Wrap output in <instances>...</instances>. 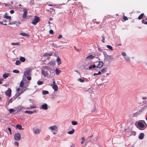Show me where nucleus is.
<instances>
[{
	"instance_id": "nucleus-1",
	"label": "nucleus",
	"mask_w": 147,
	"mask_h": 147,
	"mask_svg": "<svg viewBox=\"0 0 147 147\" xmlns=\"http://www.w3.org/2000/svg\"><path fill=\"white\" fill-rule=\"evenodd\" d=\"M51 73L49 70H42L41 73L45 76H49Z\"/></svg>"
},
{
	"instance_id": "nucleus-2",
	"label": "nucleus",
	"mask_w": 147,
	"mask_h": 147,
	"mask_svg": "<svg viewBox=\"0 0 147 147\" xmlns=\"http://www.w3.org/2000/svg\"><path fill=\"white\" fill-rule=\"evenodd\" d=\"M40 18L38 17L35 16L34 19L31 22V23L34 25H36L37 23L40 21Z\"/></svg>"
},
{
	"instance_id": "nucleus-3",
	"label": "nucleus",
	"mask_w": 147,
	"mask_h": 147,
	"mask_svg": "<svg viewBox=\"0 0 147 147\" xmlns=\"http://www.w3.org/2000/svg\"><path fill=\"white\" fill-rule=\"evenodd\" d=\"M14 138L16 140L19 141L21 139V135L19 133L15 134Z\"/></svg>"
},
{
	"instance_id": "nucleus-4",
	"label": "nucleus",
	"mask_w": 147,
	"mask_h": 147,
	"mask_svg": "<svg viewBox=\"0 0 147 147\" xmlns=\"http://www.w3.org/2000/svg\"><path fill=\"white\" fill-rule=\"evenodd\" d=\"M24 92L23 90L22 89L20 92H17L15 95L13 96L14 99H16L19 96L22 94Z\"/></svg>"
},
{
	"instance_id": "nucleus-5",
	"label": "nucleus",
	"mask_w": 147,
	"mask_h": 147,
	"mask_svg": "<svg viewBox=\"0 0 147 147\" xmlns=\"http://www.w3.org/2000/svg\"><path fill=\"white\" fill-rule=\"evenodd\" d=\"M138 125L140 127L139 129L140 130H143L145 128H144V124L142 123V122H139L138 123Z\"/></svg>"
},
{
	"instance_id": "nucleus-6",
	"label": "nucleus",
	"mask_w": 147,
	"mask_h": 147,
	"mask_svg": "<svg viewBox=\"0 0 147 147\" xmlns=\"http://www.w3.org/2000/svg\"><path fill=\"white\" fill-rule=\"evenodd\" d=\"M11 90L10 88H8V90L5 92L6 95L9 97H10L11 95Z\"/></svg>"
},
{
	"instance_id": "nucleus-7",
	"label": "nucleus",
	"mask_w": 147,
	"mask_h": 147,
	"mask_svg": "<svg viewBox=\"0 0 147 147\" xmlns=\"http://www.w3.org/2000/svg\"><path fill=\"white\" fill-rule=\"evenodd\" d=\"M40 109L45 110H47L48 109V105L46 103H45L40 107Z\"/></svg>"
},
{
	"instance_id": "nucleus-8",
	"label": "nucleus",
	"mask_w": 147,
	"mask_h": 147,
	"mask_svg": "<svg viewBox=\"0 0 147 147\" xmlns=\"http://www.w3.org/2000/svg\"><path fill=\"white\" fill-rule=\"evenodd\" d=\"M103 65V63L102 61H100L98 62V65L96 66L97 68H100Z\"/></svg>"
},
{
	"instance_id": "nucleus-9",
	"label": "nucleus",
	"mask_w": 147,
	"mask_h": 147,
	"mask_svg": "<svg viewBox=\"0 0 147 147\" xmlns=\"http://www.w3.org/2000/svg\"><path fill=\"white\" fill-rule=\"evenodd\" d=\"M94 57L92 55H91L87 56L85 59V60H90L93 59Z\"/></svg>"
},
{
	"instance_id": "nucleus-10",
	"label": "nucleus",
	"mask_w": 147,
	"mask_h": 147,
	"mask_svg": "<svg viewBox=\"0 0 147 147\" xmlns=\"http://www.w3.org/2000/svg\"><path fill=\"white\" fill-rule=\"evenodd\" d=\"M51 86L52 87L55 91H57L58 90V87L57 85L51 84Z\"/></svg>"
},
{
	"instance_id": "nucleus-11",
	"label": "nucleus",
	"mask_w": 147,
	"mask_h": 147,
	"mask_svg": "<svg viewBox=\"0 0 147 147\" xmlns=\"http://www.w3.org/2000/svg\"><path fill=\"white\" fill-rule=\"evenodd\" d=\"M23 11L24 12V13L23 14V17L24 18H25L26 17V16L27 15V10L26 9H24Z\"/></svg>"
},
{
	"instance_id": "nucleus-12",
	"label": "nucleus",
	"mask_w": 147,
	"mask_h": 147,
	"mask_svg": "<svg viewBox=\"0 0 147 147\" xmlns=\"http://www.w3.org/2000/svg\"><path fill=\"white\" fill-rule=\"evenodd\" d=\"M144 136V134L143 133H141L140 134L138 138L140 139H143Z\"/></svg>"
},
{
	"instance_id": "nucleus-13",
	"label": "nucleus",
	"mask_w": 147,
	"mask_h": 147,
	"mask_svg": "<svg viewBox=\"0 0 147 147\" xmlns=\"http://www.w3.org/2000/svg\"><path fill=\"white\" fill-rule=\"evenodd\" d=\"M47 11H49L51 13H53V14L55 13V10L54 9L52 8H50L49 9L47 10Z\"/></svg>"
},
{
	"instance_id": "nucleus-14",
	"label": "nucleus",
	"mask_w": 147,
	"mask_h": 147,
	"mask_svg": "<svg viewBox=\"0 0 147 147\" xmlns=\"http://www.w3.org/2000/svg\"><path fill=\"white\" fill-rule=\"evenodd\" d=\"M9 75L10 74L9 73H5V74L3 75V77L4 78L6 79L8 77Z\"/></svg>"
},
{
	"instance_id": "nucleus-15",
	"label": "nucleus",
	"mask_w": 147,
	"mask_h": 147,
	"mask_svg": "<svg viewBox=\"0 0 147 147\" xmlns=\"http://www.w3.org/2000/svg\"><path fill=\"white\" fill-rule=\"evenodd\" d=\"M50 129L52 130H55L57 129V127L56 126L54 125L50 127Z\"/></svg>"
},
{
	"instance_id": "nucleus-16",
	"label": "nucleus",
	"mask_w": 147,
	"mask_h": 147,
	"mask_svg": "<svg viewBox=\"0 0 147 147\" xmlns=\"http://www.w3.org/2000/svg\"><path fill=\"white\" fill-rule=\"evenodd\" d=\"M57 61L58 65L60 64L61 63V61L60 58L58 57L56 59Z\"/></svg>"
},
{
	"instance_id": "nucleus-17",
	"label": "nucleus",
	"mask_w": 147,
	"mask_h": 147,
	"mask_svg": "<svg viewBox=\"0 0 147 147\" xmlns=\"http://www.w3.org/2000/svg\"><path fill=\"white\" fill-rule=\"evenodd\" d=\"M19 59L20 60V61H21L23 62L25 61L26 60L25 58L24 57H20Z\"/></svg>"
},
{
	"instance_id": "nucleus-18",
	"label": "nucleus",
	"mask_w": 147,
	"mask_h": 147,
	"mask_svg": "<svg viewBox=\"0 0 147 147\" xmlns=\"http://www.w3.org/2000/svg\"><path fill=\"white\" fill-rule=\"evenodd\" d=\"M16 127L17 128H18L20 130V129H23L22 128V126L21 125H20V124H17L16 125Z\"/></svg>"
},
{
	"instance_id": "nucleus-19",
	"label": "nucleus",
	"mask_w": 147,
	"mask_h": 147,
	"mask_svg": "<svg viewBox=\"0 0 147 147\" xmlns=\"http://www.w3.org/2000/svg\"><path fill=\"white\" fill-rule=\"evenodd\" d=\"M61 72V71L59 70L57 68L55 69L56 74L57 75H58Z\"/></svg>"
},
{
	"instance_id": "nucleus-20",
	"label": "nucleus",
	"mask_w": 147,
	"mask_h": 147,
	"mask_svg": "<svg viewBox=\"0 0 147 147\" xmlns=\"http://www.w3.org/2000/svg\"><path fill=\"white\" fill-rule=\"evenodd\" d=\"M29 82H27V85H26V86H25L23 87V88L24 89V90H23V91H24H24H25L27 89V88L28 86Z\"/></svg>"
},
{
	"instance_id": "nucleus-21",
	"label": "nucleus",
	"mask_w": 147,
	"mask_h": 147,
	"mask_svg": "<svg viewBox=\"0 0 147 147\" xmlns=\"http://www.w3.org/2000/svg\"><path fill=\"white\" fill-rule=\"evenodd\" d=\"M75 131V130L72 129V130L71 131H69L67 133L69 134H73Z\"/></svg>"
},
{
	"instance_id": "nucleus-22",
	"label": "nucleus",
	"mask_w": 147,
	"mask_h": 147,
	"mask_svg": "<svg viewBox=\"0 0 147 147\" xmlns=\"http://www.w3.org/2000/svg\"><path fill=\"white\" fill-rule=\"evenodd\" d=\"M144 13H141L138 17V19L139 20H141V19L142 17L144 16Z\"/></svg>"
},
{
	"instance_id": "nucleus-23",
	"label": "nucleus",
	"mask_w": 147,
	"mask_h": 147,
	"mask_svg": "<svg viewBox=\"0 0 147 147\" xmlns=\"http://www.w3.org/2000/svg\"><path fill=\"white\" fill-rule=\"evenodd\" d=\"M40 132V130L38 129H36L34 131V133L36 134H39Z\"/></svg>"
},
{
	"instance_id": "nucleus-24",
	"label": "nucleus",
	"mask_w": 147,
	"mask_h": 147,
	"mask_svg": "<svg viewBox=\"0 0 147 147\" xmlns=\"http://www.w3.org/2000/svg\"><path fill=\"white\" fill-rule=\"evenodd\" d=\"M36 112L35 111H26L25 112V113H28L30 114H32V113H33L34 112Z\"/></svg>"
},
{
	"instance_id": "nucleus-25",
	"label": "nucleus",
	"mask_w": 147,
	"mask_h": 147,
	"mask_svg": "<svg viewBox=\"0 0 147 147\" xmlns=\"http://www.w3.org/2000/svg\"><path fill=\"white\" fill-rule=\"evenodd\" d=\"M96 66L95 65H91L89 67V69H91L92 68H95Z\"/></svg>"
},
{
	"instance_id": "nucleus-26",
	"label": "nucleus",
	"mask_w": 147,
	"mask_h": 147,
	"mask_svg": "<svg viewBox=\"0 0 147 147\" xmlns=\"http://www.w3.org/2000/svg\"><path fill=\"white\" fill-rule=\"evenodd\" d=\"M20 34L23 36H29V35L25 33H21Z\"/></svg>"
},
{
	"instance_id": "nucleus-27",
	"label": "nucleus",
	"mask_w": 147,
	"mask_h": 147,
	"mask_svg": "<svg viewBox=\"0 0 147 147\" xmlns=\"http://www.w3.org/2000/svg\"><path fill=\"white\" fill-rule=\"evenodd\" d=\"M71 123L73 125H76L77 124L78 122L76 121H72Z\"/></svg>"
},
{
	"instance_id": "nucleus-28",
	"label": "nucleus",
	"mask_w": 147,
	"mask_h": 147,
	"mask_svg": "<svg viewBox=\"0 0 147 147\" xmlns=\"http://www.w3.org/2000/svg\"><path fill=\"white\" fill-rule=\"evenodd\" d=\"M136 132L134 131H131V136H135L136 135Z\"/></svg>"
},
{
	"instance_id": "nucleus-29",
	"label": "nucleus",
	"mask_w": 147,
	"mask_h": 147,
	"mask_svg": "<svg viewBox=\"0 0 147 147\" xmlns=\"http://www.w3.org/2000/svg\"><path fill=\"white\" fill-rule=\"evenodd\" d=\"M42 93L43 94H47L49 93V92L47 90H43L42 91Z\"/></svg>"
},
{
	"instance_id": "nucleus-30",
	"label": "nucleus",
	"mask_w": 147,
	"mask_h": 147,
	"mask_svg": "<svg viewBox=\"0 0 147 147\" xmlns=\"http://www.w3.org/2000/svg\"><path fill=\"white\" fill-rule=\"evenodd\" d=\"M107 47L108 49H109L110 50H113V48L111 46L109 45H107Z\"/></svg>"
},
{
	"instance_id": "nucleus-31",
	"label": "nucleus",
	"mask_w": 147,
	"mask_h": 147,
	"mask_svg": "<svg viewBox=\"0 0 147 147\" xmlns=\"http://www.w3.org/2000/svg\"><path fill=\"white\" fill-rule=\"evenodd\" d=\"M20 61L19 60H18L16 62L15 64L16 65H19L20 64Z\"/></svg>"
},
{
	"instance_id": "nucleus-32",
	"label": "nucleus",
	"mask_w": 147,
	"mask_h": 147,
	"mask_svg": "<svg viewBox=\"0 0 147 147\" xmlns=\"http://www.w3.org/2000/svg\"><path fill=\"white\" fill-rule=\"evenodd\" d=\"M29 72L28 71H26L24 72V75L25 76V77H26V75H29Z\"/></svg>"
},
{
	"instance_id": "nucleus-33",
	"label": "nucleus",
	"mask_w": 147,
	"mask_h": 147,
	"mask_svg": "<svg viewBox=\"0 0 147 147\" xmlns=\"http://www.w3.org/2000/svg\"><path fill=\"white\" fill-rule=\"evenodd\" d=\"M11 44L12 45H20V43L19 42H17V43L12 42L11 43Z\"/></svg>"
},
{
	"instance_id": "nucleus-34",
	"label": "nucleus",
	"mask_w": 147,
	"mask_h": 147,
	"mask_svg": "<svg viewBox=\"0 0 147 147\" xmlns=\"http://www.w3.org/2000/svg\"><path fill=\"white\" fill-rule=\"evenodd\" d=\"M6 16H4V17L7 19H11V17L10 16H7V14H6Z\"/></svg>"
},
{
	"instance_id": "nucleus-35",
	"label": "nucleus",
	"mask_w": 147,
	"mask_h": 147,
	"mask_svg": "<svg viewBox=\"0 0 147 147\" xmlns=\"http://www.w3.org/2000/svg\"><path fill=\"white\" fill-rule=\"evenodd\" d=\"M78 80L81 82H84V81L83 79L81 78H79Z\"/></svg>"
},
{
	"instance_id": "nucleus-36",
	"label": "nucleus",
	"mask_w": 147,
	"mask_h": 147,
	"mask_svg": "<svg viewBox=\"0 0 147 147\" xmlns=\"http://www.w3.org/2000/svg\"><path fill=\"white\" fill-rule=\"evenodd\" d=\"M15 100V99H14L13 97L12 98H11L10 99V100H9V103H12L13 102V101L14 100Z\"/></svg>"
},
{
	"instance_id": "nucleus-37",
	"label": "nucleus",
	"mask_w": 147,
	"mask_h": 147,
	"mask_svg": "<svg viewBox=\"0 0 147 147\" xmlns=\"http://www.w3.org/2000/svg\"><path fill=\"white\" fill-rule=\"evenodd\" d=\"M30 3L31 5H33L34 4V0H31L30 2Z\"/></svg>"
},
{
	"instance_id": "nucleus-38",
	"label": "nucleus",
	"mask_w": 147,
	"mask_h": 147,
	"mask_svg": "<svg viewBox=\"0 0 147 147\" xmlns=\"http://www.w3.org/2000/svg\"><path fill=\"white\" fill-rule=\"evenodd\" d=\"M37 84L38 85H41L43 84V82L41 81H38L37 82Z\"/></svg>"
},
{
	"instance_id": "nucleus-39",
	"label": "nucleus",
	"mask_w": 147,
	"mask_h": 147,
	"mask_svg": "<svg viewBox=\"0 0 147 147\" xmlns=\"http://www.w3.org/2000/svg\"><path fill=\"white\" fill-rule=\"evenodd\" d=\"M24 84V83L22 81H21V82L20 83V87H23V86Z\"/></svg>"
},
{
	"instance_id": "nucleus-40",
	"label": "nucleus",
	"mask_w": 147,
	"mask_h": 147,
	"mask_svg": "<svg viewBox=\"0 0 147 147\" xmlns=\"http://www.w3.org/2000/svg\"><path fill=\"white\" fill-rule=\"evenodd\" d=\"M19 72V71L18 70L15 69L13 70V72L16 73H18Z\"/></svg>"
},
{
	"instance_id": "nucleus-41",
	"label": "nucleus",
	"mask_w": 147,
	"mask_h": 147,
	"mask_svg": "<svg viewBox=\"0 0 147 147\" xmlns=\"http://www.w3.org/2000/svg\"><path fill=\"white\" fill-rule=\"evenodd\" d=\"M9 111L10 113H11L14 112L15 110L13 109H11L9 110Z\"/></svg>"
},
{
	"instance_id": "nucleus-42",
	"label": "nucleus",
	"mask_w": 147,
	"mask_h": 147,
	"mask_svg": "<svg viewBox=\"0 0 147 147\" xmlns=\"http://www.w3.org/2000/svg\"><path fill=\"white\" fill-rule=\"evenodd\" d=\"M81 140H82V141L81 142V144H82L83 143L84 141L85 140V138L84 137H82L81 138Z\"/></svg>"
},
{
	"instance_id": "nucleus-43",
	"label": "nucleus",
	"mask_w": 147,
	"mask_h": 147,
	"mask_svg": "<svg viewBox=\"0 0 147 147\" xmlns=\"http://www.w3.org/2000/svg\"><path fill=\"white\" fill-rule=\"evenodd\" d=\"M123 18L124 20L125 21H126V20H128L127 18L125 16H124L123 17Z\"/></svg>"
},
{
	"instance_id": "nucleus-44",
	"label": "nucleus",
	"mask_w": 147,
	"mask_h": 147,
	"mask_svg": "<svg viewBox=\"0 0 147 147\" xmlns=\"http://www.w3.org/2000/svg\"><path fill=\"white\" fill-rule=\"evenodd\" d=\"M43 68H44L46 70H49L48 69L49 68V67L47 66H45L43 67Z\"/></svg>"
},
{
	"instance_id": "nucleus-45",
	"label": "nucleus",
	"mask_w": 147,
	"mask_h": 147,
	"mask_svg": "<svg viewBox=\"0 0 147 147\" xmlns=\"http://www.w3.org/2000/svg\"><path fill=\"white\" fill-rule=\"evenodd\" d=\"M142 22L143 23L145 24H147V21H145V20H143Z\"/></svg>"
},
{
	"instance_id": "nucleus-46",
	"label": "nucleus",
	"mask_w": 147,
	"mask_h": 147,
	"mask_svg": "<svg viewBox=\"0 0 147 147\" xmlns=\"http://www.w3.org/2000/svg\"><path fill=\"white\" fill-rule=\"evenodd\" d=\"M49 32L51 34H53L54 33L53 30H49Z\"/></svg>"
},
{
	"instance_id": "nucleus-47",
	"label": "nucleus",
	"mask_w": 147,
	"mask_h": 147,
	"mask_svg": "<svg viewBox=\"0 0 147 147\" xmlns=\"http://www.w3.org/2000/svg\"><path fill=\"white\" fill-rule=\"evenodd\" d=\"M14 144L15 145H16L17 146H18L19 145V143L17 142H15Z\"/></svg>"
},
{
	"instance_id": "nucleus-48",
	"label": "nucleus",
	"mask_w": 147,
	"mask_h": 147,
	"mask_svg": "<svg viewBox=\"0 0 147 147\" xmlns=\"http://www.w3.org/2000/svg\"><path fill=\"white\" fill-rule=\"evenodd\" d=\"M101 71L102 72H104L106 71V68H102L101 70Z\"/></svg>"
},
{
	"instance_id": "nucleus-49",
	"label": "nucleus",
	"mask_w": 147,
	"mask_h": 147,
	"mask_svg": "<svg viewBox=\"0 0 147 147\" xmlns=\"http://www.w3.org/2000/svg\"><path fill=\"white\" fill-rule=\"evenodd\" d=\"M97 110H96V107H95L94 106V109H93L92 111V112H95V111H96Z\"/></svg>"
},
{
	"instance_id": "nucleus-50",
	"label": "nucleus",
	"mask_w": 147,
	"mask_h": 147,
	"mask_svg": "<svg viewBox=\"0 0 147 147\" xmlns=\"http://www.w3.org/2000/svg\"><path fill=\"white\" fill-rule=\"evenodd\" d=\"M27 78L28 80H31V77L30 76L27 77Z\"/></svg>"
},
{
	"instance_id": "nucleus-51",
	"label": "nucleus",
	"mask_w": 147,
	"mask_h": 147,
	"mask_svg": "<svg viewBox=\"0 0 147 147\" xmlns=\"http://www.w3.org/2000/svg\"><path fill=\"white\" fill-rule=\"evenodd\" d=\"M3 78H0V84H1L2 83V82L3 81Z\"/></svg>"
},
{
	"instance_id": "nucleus-52",
	"label": "nucleus",
	"mask_w": 147,
	"mask_h": 147,
	"mask_svg": "<svg viewBox=\"0 0 147 147\" xmlns=\"http://www.w3.org/2000/svg\"><path fill=\"white\" fill-rule=\"evenodd\" d=\"M102 41L103 43H104L105 42V38L103 36H102Z\"/></svg>"
},
{
	"instance_id": "nucleus-53",
	"label": "nucleus",
	"mask_w": 147,
	"mask_h": 147,
	"mask_svg": "<svg viewBox=\"0 0 147 147\" xmlns=\"http://www.w3.org/2000/svg\"><path fill=\"white\" fill-rule=\"evenodd\" d=\"M52 81H53V84H52V85H56L55 82V80L54 78L52 79Z\"/></svg>"
},
{
	"instance_id": "nucleus-54",
	"label": "nucleus",
	"mask_w": 147,
	"mask_h": 147,
	"mask_svg": "<svg viewBox=\"0 0 147 147\" xmlns=\"http://www.w3.org/2000/svg\"><path fill=\"white\" fill-rule=\"evenodd\" d=\"M43 56L44 57H46L48 56V53H45L43 55Z\"/></svg>"
},
{
	"instance_id": "nucleus-55",
	"label": "nucleus",
	"mask_w": 147,
	"mask_h": 147,
	"mask_svg": "<svg viewBox=\"0 0 147 147\" xmlns=\"http://www.w3.org/2000/svg\"><path fill=\"white\" fill-rule=\"evenodd\" d=\"M122 55L123 56H125L126 55V54L125 52H123L122 53Z\"/></svg>"
},
{
	"instance_id": "nucleus-56",
	"label": "nucleus",
	"mask_w": 147,
	"mask_h": 147,
	"mask_svg": "<svg viewBox=\"0 0 147 147\" xmlns=\"http://www.w3.org/2000/svg\"><path fill=\"white\" fill-rule=\"evenodd\" d=\"M62 36L61 34H60L59 35V36L58 37V38L59 39H60V38H62Z\"/></svg>"
},
{
	"instance_id": "nucleus-57",
	"label": "nucleus",
	"mask_w": 147,
	"mask_h": 147,
	"mask_svg": "<svg viewBox=\"0 0 147 147\" xmlns=\"http://www.w3.org/2000/svg\"><path fill=\"white\" fill-rule=\"evenodd\" d=\"M139 113L138 111L137 112L135 113H134V114L135 116L136 115H139Z\"/></svg>"
},
{
	"instance_id": "nucleus-58",
	"label": "nucleus",
	"mask_w": 147,
	"mask_h": 147,
	"mask_svg": "<svg viewBox=\"0 0 147 147\" xmlns=\"http://www.w3.org/2000/svg\"><path fill=\"white\" fill-rule=\"evenodd\" d=\"M109 59H110L111 60H113V58L111 56H109Z\"/></svg>"
},
{
	"instance_id": "nucleus-59",
	"label": "nucleus",
	"mask_w": 147,
	"mask_h": 147,
	"mask_svg": "<svg viewBox=\"0 0 147 147\" xmlns=\"http://www.w3.org/2000/svg\"><path fill=\"white\" fill-rule=\"evenodd\" d=\"M14 11L13 10H11L10 11V13H11V14H13L14 13Z\"/></svg>"
},
{
	"instance_id": "nucleus-60",
	"label": "nucleus",
	"mask_w": 147,
	"mask_h": 147,
	"mask_svg": "<svg viewBox=\"0 0 147 147\" xmlns=\"http://www.w3.org/2000/svg\"><path fill=\"white\" fill-rule=\"evenodd\" d=\"M20 88H18L16 90L17 92H20Z\"/></svg>"
},
{
	"instance_id": "nucleus-61",
	"label": "nucleus",
	"mask_w": 147,
	"mask_h": 147,
	"mask_svg": "<svg viewBox=\"0 0 147 147\" xmlns=\"http://www.w3.org/2000/svg\"><path fill=\"white\" fill-rule=\"evenodd\" d=\"M125 58L127 61H130V58Z\"/></svg>"
},
{
	"instance_id": "nucleus-62",
	"label": "nucleus",
	"mask_w": 147,
	"mask_h": 147,
	"mask_svg": "<svg viewBox=\"0 0 147 147\" xmlns=\"http://www.w3.org/2000/svg\"><path fill=\"white\" fill-rule=\"evenodd\" d=\"M142 99L143 100H146L147 99V97H142Z\"/></svg>"
},
{
	"instance_id": "nucleus-63",
	"label": "nucleus",
	"mask_w": 147,
	"mask_h": 147,
	"mask_svg": "<svg viewBox=\"0 0 147 147\" xmlns=\"http://www.w3.org/2000/svg\"><path fill=\"white\" fill-rule=\"evenodd\" d=\"M143 103L144 104H147V101H143Z\"/></svg>"
},
{
	"instance_id": "nucleus-64",
	"label": "nucleus",
	"mask_w": 147,
	"mask_h": 147,
	"mask_svg": "<svg viewBox=\"0 0 147 147\" xmlns=\"http://www.w3.org/2000/svg\"><path fill=\"white\" fill-rule=\"evenodd\" d=\"M70 147H75V145L74 144H72Z\"/></svg>"
}]
</instances>
